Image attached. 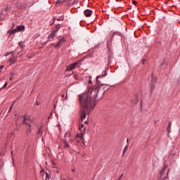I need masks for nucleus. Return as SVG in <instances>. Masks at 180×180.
Wrapping results in <instances>:
<instances>
[{
    "instance_id": "8",
    "label": "nucleus",
    "mask_w": 180,
    "mask_h": 180,
    "mask_svg": "<svg viewBox=\"0 0 180 180\" xmlns=\"http://www.w3.org/2000/svg\"><path fill=\"white\" fill-rule=\"evenodd\" d=\"M64 138H65V140L66 139L67 141H68V140H70V139H71V132H70V131L66 132L65 134Z\"/></svg>"
},
{
    "instance_id": "11",
    "label": "nucleus",
    "mask_w": 180,
    "mask_h": 180,
    "mask_svg": "<svg viewBox=\"0 0 180 180\" xmlns=\"http://www.w3.org/2000/svg\"><path fill=\"white\" fill-rule=\"evenodd\" d=\"M56 32L51 30V32L50 33V34L48 36V39H54V37H56Z\"/></svg>"
},
{
    "instance_id": "42",
    "label": "nucleus",
    "mask_w": 180,
    "mask_h": 180,
    "mask_svg": "<svg viewBox=\"0 0 180 180\" xmlns=\"http://www.w3.org/2000/svg\"><path fill=\"white\" fill-rule=\"evenodd\" d=\"M68 96L66 94L65 99H68Z\"/></svg>"
},
{
    "instance_id": "31",
    "label": "nucleus",
    "mask_w": 180,
    "mask_h": 180,
    "mask_svg": "<svg viewBox=\"0 0 180 180\" xmlns=\"http://www.w3.org/2000/svg\"><path fill=\"white\" fill-rule=\"evenodd\" d=\"M9 54H13V51L6 53V56H9Z\"/></svg>"
},
{
    "instance_id": "49",
    "label": "nucleus",
    "mask_w": 180,
    "mask_h": 180,
    "mask_svg": "<svg viewBox=\"0 0 180 180\" xmlns=\"http://www.w3.org/2000/svg\"><path fill=\"white\" fill-rule=\"evenodd\" d=\"M131 102L133 103V102H134V100H131Z\"/></svg>"
},
{
    "instance_id": "36",
    "label": "nucleus",
    "mask_w": 180,
    "mask_h": 180,
    "mask_svg": "<svg viewBox=\"0 0 180 180\" xmlns=\"http://www.w3.org/2000/svg\"><path fill=\"white\" fill-rule=\"evenodd\" d=\"M7 11H9V7H8V6H7V7L6 8V12Z\"/></svg>"
},
{
    "instance_id": "28",
    "label": "nucleus",
    "mask_w": 180,
    "mask_h": 180,
    "mask_svg": "<svg viewBox=\"0 0 180 180\" xmlns=\"http://www.w3.org/2000/svg\"><path fill=\"white\" fill-rule=\"evenodd\" d=\"M58 22H60V20H64V15L61 16V18H57Z\"/></svg>"
},
{
    "instance_id": "52",
    "label": "nucleus",
    "mask_w": 180,
    "mask_h": 180,
    "mask_svg": "<svg viewBox=\"0 0 180 180\" xmlns=\"http://www.w3.org/2000/svg\"><path fill=\"white\" fill-rule=\"evenodd\" d=\"M142 103H143V102H142V101H141V105H142Z\"/></svg>"
},
{
    "instance_id": "18",
    "label": "nucleus",
    "mask_w": 180,
    "mask_h": 180,
    "mask_svg": "<svg viewBox=\"0 0 180 180\" xmlns=\"http://www.w3.org/2000/svg\"><path fill=\"white\" fill-rule=\"evenodd\" d=\"M156 82H157V78L152 77L150 84H153V85H155Z\"/></svg>"
},
{
    "instance_id": "26",
    "label": "nucleus",
    "mask_w": 180,
    "mask_h": 180,
    "mask_svg": "<svg viewBox=\"0 0 180 180\" xmlns=\"http://www.w3.org/2000/svg\"><path fill=\"white\" fill-rule=\"evenodd\" d=\"M6 86H8V82H6L4 84V85L0 89V91H1V89L6 88Z\"/></svg>"
},
{
    "instance_id": "35",
    "label": "nucleus",
    "mask_w": 180,
    "mask_h": 180,
    "mask_svg": "<svg viewBox=\"0 0 180 180\" xmlns=\"http://www.w3.org/2000/svg\"><path fill=\"white\" fill-rule=\"evenodd\" d=\"M27 120V118H26V117L24 116V117H23V120H24V121H26Z\"/></svg>"
},
{
    "instance_id": "25",
    "label": "nucleus",
    "mask_w": 180,
    "mask_h": 180,
    "mask_svg": "<svg viewBox=\"0 0 180 180\" xmlns=\"http://www.w3.org/2000/svg\"><path fill=\"white\" fill-rule=\"evenodd\" d=\"M135 105L137 103V102H139V95L138 94H135Z\"/></svg>"
},
{
    "instance_id": "23",
    "label": "nucleus",
    "mask_w": 180,
    "mask_h": 180,
    "mask_svg": "<svg viewBox=\"0 0 180 180\" xmlns=\"http://www.w3.org/2000/svg\"><path fill=\"white\" fill-rule=\"evenodd\" d=\"M127 148H129V145H127L123 150L122 155H124V153H126V151L127 150Z\"/></svg>"
},
{
    "instance_id": "3",
    "label": "nucleus",
    "mask_w": 180,
    "mask_h": 180,
    "mask_svg": "<svg viewBox=\"0 0 180 180\" xmlns=\"http://www.w3.org/2000/svg\"><path fill=\"white\" fill-rule=\"evenodd\" d=\"M79 63H81V60H78L77 62L73 63L71 65H68L66 67L65 71L68 72V71H72V70H75V67H77V65H78Z\"/></svg>"
},
{
    "instance_id": "20",
    "label": "nucleus",
    "mask_w": 180,
    "mask_h": 180,
    "mask_svg": "<svg viewBox=\"0 0 180 180\" xmlns=\"http://www.w3.org/2000/svg\"><path fill=\"white\" fill-rule=\"evenodd\" d=\"M64 143H65V147L69 148L70 145L68 144V141H67V139H64Z\"/></svg>"
},
{
    "instance_id": "40",
    "label": "nucleus",
    "mask_w": 180,
    "mask_h": 180,
    "mask_svg": "<svg viewBox=\"0 0 180 180\" xmlns=\"http://www.w3.org/2000/svg\"><path fill=\"white\" fill-rule=\"evenodd\" d=\"M89 84H92V80H89Z\"/></svg>"
},
{
    "instance_id": "19",
    "label": "nucleus",
    "mask_w": 180,
    "mask_h": 180,
    "mask_svg": "<svg viewBox=\"0 0 180 180\" xmlns=\"http://www.w3.org/2000/svg\"><path fill=\"white\" fill-rule=\"evenodd\" d=\"M18 46L20 47V49H25V46L23 44V42L21 41L18 42Z\"/></svg>"
},
{
    "instance_id": "53",
    "label": "nucleus",
    "mask_w": 180,
    "mask_h": 180,
    "mask_svg": "<svg viewBox=\"0 0 180 180\" xmlns=\"http://www.w3.org/2000/svg\"><path fill=\"white\" fill-rule=\"evenodd\" d=\"M11 154H13V151H11Z\"/></svg>"
},
{
    "instance_id": "12",
    "label": "nucleus",
    "mask_w": 180,
    "mask_h": 180,
    "mask_svg": "<svg viewBox=\"0 0 180 180\" xmlns=\"http://www.w3.org/2000/svg\"><path fill=\"white\" fill-rule=\"evenodd\" d=\"M154 89H155V84H150V95H153V91H154Z\"/></svg>"
},
{
    "instance_id": "57",
    "label": "nucleus",
    "mask_w": 180,
    "mask_h": 180,
    "mask_svg": "<svg viewBox=\"0 0 180 180\" xmlns=\"http://www.w3.org/2000/svg\"><path fill=\"white\" fill-rule=\"evenodd\" d=\"M51 117H48V119H50Z\"/></svg>"
},
{
    "instance_id": "41",
    "label": "nucleus",
    "mask_w": 180,
    "mask_h": 180,
    "mask_svg": "<svg viewBox=\"0 0 180 180\" xmlns=\"http://www.w3.org/2000/svg\"><path fill=\"white\" fill-rule=\"evenodd\" d=\"M37 106H39V105H40V103L37 101Z\"/></svg>"
},
{
    "instance_id": "48",
    "label": "nucleus",
    "mask_w": 180,
    "mask_h": 180,
    "mask_svg": "<svg viewBox=\"0 0 180 180\" xmlns=\"http://www.w3.org/2000/svg\"><path fill=\"white\" fill-rule=\"evenodd\" d=\"M64 96H65L64 94L62 95V98H64Z\"/></svg>"
},
{
    "instance_id": "46",
    "label": "nucleus",
    "mask_w": 180,
    "mask_h": 180,
    "mask_svg": "<svg viewBox=\"0 0 180 180\" xmlns=\"http://www.w3.org/2000/svg\"><path fill=\"white\" fill-rule=\"evenodd\" d=\"M84 123H85L86 124H87V123H88V121H85V122H84Z\"/></svg>"
},
{
    "instance_id": "30",
    "label": "nucleus",
    "mask_w": 180,
    "mask_h": 180,
    "mask_svg": "<svg viewBox=\"0 0 180 180\" xmlns=\"http://www.w3.org/2000/svg\"><path fill=\"white\" fill-rule=\"evenodd\" d=\"M123 178V174H122L120 177L118 178L117 180H122V179Z\"/></svg>"
},
{
    "instance_id": "27",
    "label": "nucleus",
    "mask_w": 180,
    "mask_h": 180,
    "mask_svg": "<svg viewBox=\"0 0 180 180\" xmlns=\"http://www.w3.org/2000/svg\"><path fill=\"white\" fill-rule=\"evenodd\" d=\"M13 108V103L11 105V107L9 108V110L8 111V113H11V112H12V109Z\"/></svg>"
},
{
    "instance_id": "37",
    "label": "nucleus",
    "mask_w": 180,
    "mask_h": 180,
    "mask_svg": "<svg viewBox=\"0 0 180 180\" xmlns=\"http://www.w3.org/2000/svg\"><path fill=\"white\" fill-rule=\"evenodd\" d=\"M12 79H13V77H12V76L9 78V81H12Z\"/></svg>"
},
{
    "instance_id": "32",
    "label": "nucleus",
    "mask_w": 180,
    "mask_h": 180,
    "mask_svg": "<svg viewBox=\"0 0 180 180\" xmlns=\"http://www.w3.org/2000/svg\"><path fill=\"white\" fill-rule=\"evenodd\" d=\"M132 4H133V5H137V1H132Z\"/></svg>"
},
{
    "instance_id": "16",
    "label": "nucleus",
    "mask_w": 180,
    "mask_h": 180,
    "mask_svg": "<svg viewBox=\"0 0 180 180\" xmlns=\"http://www.w3.org/2000/svg\"><path fill=\"white\" fill-rule=\"evenodd\" d=\"M9 61L11 64H15L16 59H15V57L13 56L12 58H10Z\"/></svg>"
},
{
    "instance_id": "2",
    "label": "nucleus",
    "mask_w": 180,
    "mask_h": 180,
    "mask_svg": "<svg viewBox=\"0 0 180 180\" xmlns=\"http://www.w3.org/2000/svg\"><path fill=\"white\" fill-rule=\"evenodd\" d=\"M83 129V131H82ZM79 132L77 134V136L79 138L80 140L84 141V135L85 134V128H84V124L79 125Z\"/></svg>"
},
{
    "instance_id": "43",
    "label": "nucleus",
    "mask_w": 180,
    "mask_h": 180,
    "mask_svg": "<svg viewBox=\"0 0 180 180\" xmlns=\"http://www.w3.org/2000/svg\"><path fill=\"white\" fill-rule=\"evenodd\" d=\"M26 123H27V122H26V121L23 120V124H26Z\"/></svg>"
},
{
    "instance_id": "50",
    "label": "nucleus",
    "mask_w": 180,
    "mask_h": 180,
    "mask_svg": "<svg viewBox=\"0 0 180 180\" xmlns=\"http://www.w3.org/2000/svg\"><path fill=\"white\" fill-rule=\"evenodd\" d=\"M127 143H129V139H127Z\"/></svg>"
},
{
    "instance_id": "29",
    "label": "nucleus",
    "mask_w": 180,
    "mask_h": 180,
    "mask_svg": "<svg viewBox=\"0 0 180 180\" xmlns=\"http://www.w3.org/2000/svg\"><path fill=\"white\" fill-rule=\"evenodd\" d=\"M78 0H74L72 5H74L75 4H78Z\"/></svg>"
},
{
    "instance_id": "39",
    "label": "nucleus",
    "mask_w": 180,
    "mask_h": 180,
    "mask_svg": "<svg viewBox=\"0 0 180 180\" xmlns=\"http://www.w3.org/2000/svg\"><path fill=\"white\" fill-rule=\"evenodd\" d=\"M146 61V59H143V60H142V64H144V62Z\"/></svg>"
},
{
    "instance_id": "21",
    "label": "nucleus",
    "mask_w": 180,
    "mask_h": 180,
    "mask_svg": "<svg viewBox=\"0 0 180 180\" xmlns=\"http://www.w3.org/2000/svg\"><path fill=\"white\" fill-rule=\"evenodd\" d=\"M56 19H57V17H53V22L50 24V26H53L56 23Z\"/></svg>"
},
{
    "instance_id": "1",
    "label": "nucleus",
    "mask_w": 180,
    "mask_h": 180,
    "mask_svg": "<svg viewBox=\"0 0 180 180\" xmlns=\"http://www.w3.org/2000/svg\"><path fill=\"white\" fill-rule=\"evenodd\" d=\"M108 70L109 68H105L103 74L96 77V84H98V85L96 89H89L87 91L79 95V102L81 106L80 119L82 122L86 117V112L89 115L91 111L95 109V106H96V98H98L99 92H101L103 96L105 95V92L109 89L108 88L103 87V91L101 90V86L108 84H101V81L99 80V78H103V77L108 75Z\"/></svg>"
},
{
    "instance_id": "24",
    "label": "nucleus",
    "mask_w": 180,
    "mask_h": 180,
    "mask_svg": "<svg viewBox=\"0 0 180 180\" xmlns=\"http://www.w3.org/2000/svg\"><path fill=\"white\" fill-rule=\"evenodd\" d=\"M45 174H46L45 180H47V178H48V180L50 179V174L47 172H46Z\"/></svg>"
},
{
    "instance_id": "10",
    "label": "nucleus",
    "mask_w": 180,
    "mask_h": 180,
    "mask_svg": "<svg viewBox=\"0 0 180 180\" xmlns=\"http://www.w3.org/2000/svg\"><path fill=\"white\" fill-rule=\"evenodd\" d=\"M16 32H18V29L17 28L11 30H8L7 32L8 36H11V34H15V33H16Z\"/></svg>"
},
{
    "instance_id": "9",
    "label": "nucleus",
    "mask_w": 180,
    "mask_h": 180,
    "mask_svg": "<svg viewBox=\"0 0 180 180\" xmlns=\"http://www.w3.org/2000/svg\"><path fill=\"white\" fill-rule=\"evenodd\" d=\"M16 29L18 32H23L25 31V25H18Z\"/></svg>"
},
{
    "instance_id": "7",
    "label": "nucleus",
    "mask_w": 180,
    "mask_h": 180,
    "mask_svg": "<svg viewBox=\"0 0 180 180\" xmlns=\"http://www.w3.org/2000/svg\"><path fill=\"white\" fill-rule=\"evenodd\" d=\"M60 29H61V25L60 24H56L54 27L52 28L51 31L54 32L55 33H57V32H58V30H60Z\"/></svg>"
},
{
    "instance_id": "14",
    "label": "nucleus",
    "mask_w": 180,
    "mask_h": 180,
    "mask_svg": "<svg viewBox=\"0 0 180 180\" xmlns=\"http://www.w3.org/2000/svg\"><path fill=\"white\" fill-rule=\"evenodd\" d=\"M171 126H172V122L169 121L168 126L167 128L168 133H171Z\"/></svg>"
},
{
    "instance_id": "54",
    "label": "nucleus",
    "mask_w": 180,
    "mask_h": 180,
    "mask_svg": "<svg viewBox=\"0 0 180 180\" xmlns=\"http://www.w3.org/2000/svg\"><path fill=\"white\" fill-rule=\"evenodd\" d=\"M14 26H15V25H13L12 27H14Z\"/></svg>"
},
{
    "instance_id": "55",
    "label": "nucleus",
    "mask_w": 180,
    "mask_h": 180,
    "mask_svg": "<svg viewBox=\"0 0 180 180\" xmlns=\"http://www.w3.org/2000/svg\"><path fill=\"white\" fill-rule=\"evenodd\" d=\"M14 26H15V25H13L12 27H14Z\"/></svg>"
},
{
    "instance_id": "17",
    "label": "nucleus",
    "mask_w": 180,
    "mask_h": 180,
    "mask_svg": "<svg viewBox=\"0 0 180 180\" xmlns=\"http://www.w3.org/2000/svg\"><path fill=\"white\" fill-rule=\"evenodd\" d=\"M108 65H110V64H112V56L110 55L108 56Z\"/></svg>"
},
{
    "instance_id": "45",
    "label": "nucleus",
    "mask_w": 180,
    "mask_h": 180,
    "mask_svg": "<svg viewBox=\"0 0 180 180\" xmlns=\"http://www.w3.org/2000/svg\"><path fill=\"white\" fill-rule=\"evenodd\" d=\"M71 1H72V0H66V2H71Z\"/></svg>"
},
{
    "instance_id": "60",
    "label": "nucleus",
    "mask_w": 180,
    "mask_h": 180,
    "mask_svg": "<svg viewBox=\"0 0 180 180\" xmlns=\"http://www.w3.org/2000/svg\"><path fill=\"white\" fill-rule=\"evenodd\" d=\"M54 108H56V105H54Z\"/></svg>"
},
{
    "instance_id": "15",
    "label": "nucleus",
    "mask_w": 180,
    "mask_h": 180,
    "mask_svg": "<svg viewBox=\"0 0 180 180\" xmlns=\"http://www.w3.org/2000/svg\"><path fill=\"white\" fill-rule=\"evenodd\" d=\"M67 2V0H57L56 1V5L58 4H60L61 5H64Z\"/></svg>"
},
{
    "instance_id": "59",
    "label": "nucleus",
    "mask_w": 180,
    "mask_h": 180,
    "mask_svg": "<svg viewBox=\"0 0 180 180\" xmlns=\"http://www.w3.org/2000/svg\"><path fill=\"white\" fill-rule=\"evenodd\" d=\"M167 175H168V172H167Z\"/></svg>"
},
{
    "instance_id": "34",
    "label": "nucleus",
    "mask_w": 180,
    "mask_h": 180,
    "mask_svg": "<svg viewBox=\"0 0 180 180\" xmlns=\"http://www.w3.org/2000/svg\"><path fill=\"white\" fill-rule=\"evenodd\" d=\"M11 77H13L15 75V73L13 72H11Z\"/></svg>"
},
{
    "instance_id": "38",
    "label": "nucleus",
    "mask_w": 180,
    "mask_h": 180,
    "mask_svg": "<svg viewBox=\"0 0 180 180\" xmlns=\"http://www.w3.org/2000/svg\"><path fill=\"white\" fill-rule=\"evenodd\" d=\"M46 44H47V42H44V43H43V45H44V46H46Z\"/></svg>"
},
{
    "instance_id": "4",
    "label": "nucleus",
    "mask_w": 180,
    "mask_h": 180,
    "mask_svg": "<svg viewBox=\"0 0 180 180\" xmlns=\"http://www.w3.org/2000/svg\"><path fill=\"white\" fill-rule=\"evenodd\" d=\"M65 42V39L62 38L56 44H52V46H54L55 49H58V47H61L63 46V44Z\"/></svg>"
},
{
    "instance_id": "6",
    "label": "nucleus",
    "mask_w": 180,
    "mask_h": 180,
    "mask_svg": "<svg viewBox=\"0 0 180 180\" xmlns=\"http://www.w3.org/2000/svg\"><path fill=\"white\" fill-rule=\"evenodd\" d=\"M84 13L86 18H89L92 15V13H94V11L89 9H86L84 11Z\"/></svg>"
},
{
    "instance_id": "22",
    "label": "nucleus",
    "mask_w": 180,
    "mask_h": 180,
    "mask_svg": "<svg viewBox=\"0 0 180 180\" xmlns=\"http://www.w3.org/2000/svg\"><path fill=\"white\" fill-rule=\"evenodd\" d=\"M41 130H43V125H41L40 127L38 129V134H40L41 133Z\"/></svg>"
},
{
    "instance_id": "13",
    "label": "nucleus",
    "mask_w": 180,
    "mask_h": 180,
    "mask_svg": "<svg viewBox=\"0 0 180 180\" xmlns=\"http://www.w3.org/2000/svg\"><path fill=\"white\" fill-rule=\"evenodd\" d=\"M27 127V133H30L32 131V125L29 123L25 124Z\"/></svg>"
},
{
    "instance_id": "5",
    "label": "nucleus",
    "mask_w": 180,
    "mask_h": 180,
    "mask_svg": "<svg viewBox=\"0 0 180 180\" xmlns=\"http://www.w3.org/2000/svg\"><path fill=\"white\" fill-rule=\"evenodd\" d=\"M165 169H167V166H165V167L162 169V170H161V172H160V179H161V180H165V179H168V176H167L162 178V175H164V172H165Z\"/></svg>"
},
{
    "instance_id": "44",
    "label": "nucleus",
    "mask_w": 180,
    "mask_h": 180,
    "mask_svg": "<svg viewBox=\"0 0 180 180\" xmlns=\"http://www.w3.org/2000/svg\"><path fill=\"white\" fill-rule=\"evenodd\" d=\"M72 172H75V169H72Z\"/></svg>"
},
{
    "instance_id": "56",
    "label": "nucleus",
    "mask_w": 180,
    "mask_h": 180,
    "mask_svg": "<svg viewBox=\"0 0 180 180\" xmlns=\"http://www.w3.org/2000/svg\"><path fill=\"white\" fill-rule=\"evenodd\" d=\"M51 117H48V119H50Z\"/></svg>"
},
{
    "instance_id": "58",
    "label": "nucleus",
    "mask_w": 180,
    "mask_h": 180,
    "mask_svg": "<svg viewBox=\"0 0 180 180\" xmlns=\"http://www.w3.org/2000/svg\"><path fill=\"white\" fill-rule=\"evenodd\" d=\"M29 58L30 59V58H32V57H29Z\"/></svg>"
},
{
    "instance_id": "33",
    "label": "nucleus",
    "mask_w": 180,
    "mask_h": 180,
    "mask_svg": "<svg viewBox=\"0 0 180 180\" xmlns=\"http://www.w3.org/2000/svg\"><path fill=\"white\" fill-rule=\"evenodd\" d=\"M4 67H5L4 65H1L0 66V72H2V68H4Z\"/></svg>"
},
{
    "instance_id": "51",
    "label": "nucleus",
    "mask_w": 180,
    "mask_h": 180,
    "mask_svg": "<svg viewBox=\"0 0 180 180\" xmlns=\"http://www.w3.org/2000/svg\"><path fill=\"white\" fill-rule=\"evenodd\" d=\"M112 39H113V35H112V37H111V40H112Z\"/></svg>"
},
{
    "instance_id": "47",
    "label": "nucleus",
    "mask_w": 180,
    "mask_h": 180,
    "mask_svg": "<svg viewBox=\"0 0 180 180\" xmlns=\"http://www.w3.org/2000/svg\"><path fill=\"white\" fill-rule=\"evenodd\" d=\"M11 134H15V132H14V131H12V132H11Z\"/></svg>"
}]
</instances>
